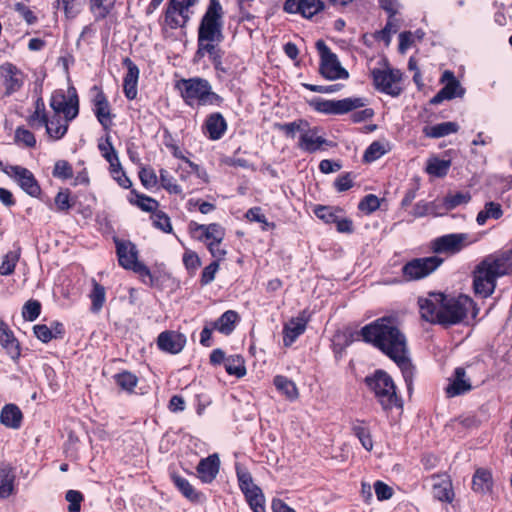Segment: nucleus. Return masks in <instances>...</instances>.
<instances>
[{
    "label": "nucleus",
    "instance_id": "1",
    "mask_svg": "<svg viewBox=\"0 0 512 512\" xmlns=\"http://www.w3.org/2000/svg\"><path fill=\"white\" fill-rule=\"evenodd\" d=\"M360 335L363 341L378 348L398 365L410 390L414 367L407 355L406 337L397 327L395 318H378L362 327Z\"/></svg>",
    "mask_w": 512,
    "mask_h": 512
},
{
    "label": "nucleus",
    "instance_id": "2",
    "mask_svg": "<svg viewBox=\"0 0 512 512\" xmlns=\"http://www.w3.org/2000/svg\"><path fill=\"white\" fill-rule=\"evenodd\" d=\"M418 303L424 320L445 327L463 323L474 309L473 300L466 295L449 297L443 293L432 292L427 298H420Z\"/></svg>",
    "mask_w": 512,
    "mask_h": 512
},
{
    "label": "nucleus",
    "instance_id": "3",
    "mask_svg": "<svg viewBox=\"0 0 512 512\" xmlns=\"http://www.w3.org/2000/svg\"><path fill=\"white\" fill-rule=\"evenodd\" d=\"M512 273V249L485 257L473 272V287L476 294L490 296L496 287L497 278Z\"/></svg>",
    "mask_w": 512,
    "mask_h": 512
},
{
    "label": "nucleus",
    "instance_id": "4",
    "mask_svg": "<svg viewBox=\"0 0 512 512\" xmlns=\"http://www.w3.org/2000/svg\"><path fill=\"white\" fill-rule=\"evenodd\" d=\"M176 88L180 91L184 102L193 107L199 106H220L223 98L212 91L208 80L203 78L181 79L177 82Z\"/></svg>",
    "mask_w": 512,
    "mask_h": 512
},
{
    "label": "nucleus",
    "instance_id": "5",
    "mask_svg": "<svg viewBox=\"0 0 512 512\" xmlns=\"http://www.w3.org/2000/svg\"><path fill=\"white\" fill-rule=\"evenodd\" d=\"M365 383L374 392L382 409L402 408V400L396 393V386L391 376L383 370H377L372 376L365 378Z\"/></svg>",
    "mask_w": 512,
    "mask_h": 512
},
{
    "label": "nucleus",
    "instance_id": "6",
    "mask_svg": "<svg viewBox=\"0 0 512 512\" xmlns=\"http://www.w3.org/2000/svg\"><path fill=\"white\" fill-rule=\"evenodd\" d=\"M223 8L218 0H210V3L200 21L197 39L223 40Z\"/></svg>",
    "mask_w": 512,
    "mask_h": 512
},
{
    "label": "nucleus",
    "instance_id": "7",
    "mask_svg": "<svg viewBox=\"0 0 512 512\" xmlns=\"http://www.w3.org/2000/svg\"><path fill=\"white\" fill-rule=\"evenodd\" d=\"M316 48L320 55L319 72L325 79L333 81L349 77L348 71L341 66L337 55L330 50L323 40L319 39L316 42Z\"/></svg>",
    "mask_w": 512,
    "mask_h": 512
},
{
    "label": "nucleus",
    "instance_id": "8",
    "mask_svg": "<svg viewBox=\"0 0 512 512\" xmlns=\"http://www.w3.org/2000/svg\"><path fill=\"white\" fill-rule=\"evenodd\" d=\"M116 250L120 266L138 273L141 277H152L149 268L138 261V250L132 242L116 241Z\"/></svg>",
    "mask_w": 512,
    "mask_h": 512
},
{
    "label": "nucleus",
    "instance_id": "9",
    "mask_svg": "<svg viewBox=\"0 0 512 512\" xmlns=\"http://www.w3.org/2000/svg\"><path fill=\"white\" fill-rule=\"evenodd\" d=\"M443 262L438 256L415 258L402 267L403 277L407 281L422 279L434 272Z\"/></svg>",
    "mask_w": 512,
    "mask_h": 512
},
{
    "label": "nucleus",
    "instance_id": "10",
    "mask_svg": "<svg viewBox=\"0 0 512 512\" xmlns=\"http://www.w3.org/2000/svg\"><path fill=\"white\" fill-rule=\"evenodd\" d=\"M311 105L320 113L327 115H343L365 106V100L360 97L345 98L341 100H314Z\"/></svg>",
    "mask_w": 512,
    "mask_h": 512
},
{
    "label": "nucleus",
    "instance_id": "11",
    "mask_svg": "<svg viewBox=\"0 0 512 512\" xmlns=\"http://www.w3.org/2000/svg\"><path fill=\"white\" fill-rule=\"evenodd\" d=\"M0 169L3 173L13 178L23 191L31 197H38L41 188L33 173L25 167L18 165H4L0 161Z\"/></svg>",
    "mask_w": 512,
    "mask_h": 512
},
{
    "label": "nucleus",
    "instance_id": "12",
    "mask_svg": "<svg viewBox=\"0 0 512 512\" xmlns=\"http://www.w3.org/2000/svg\"><path fill=\"white\" fill-rule=\"evenodd\" d=\"M198 0H170L165 13V23L171 29L184 27L190 20L189 8Z\"/></svg>",
    "mask_w": 512,
    "mask_h": 512
},
{
    "label": "nucleus",
    "instance_id": "13",
    "mask_svg": "<svg viewBox=\"0 0 512 512\" xmlns=\"http://www.w3.org/2000/svg\"><path fill=\"white\" fill-rule=\"evenodd\" d=\"M372 78L377 90L393 97L400 95L402 89L399 86V82L402 74L399 70L373 69Z\"/></svg>",
    "mask_w": 512,
    "mask_h": 512
},
{
    "label": "nucleus",
    "instance_id": "14",
    "mask_svg": "<svg viewBox=\"0 0 512 512\" xmlns=\"http://www.w3.org/2000/svg\"><path fill=\"white\" fill-rule=\"evenodd\" d=\"M50 107L53 109L54 115L62 113L67 120H73L79 114L78 96L74 93L67 98L64 92L56 91L51 96Z\"/></svg>",
    "mask_w": 512,
    "mask_h": 512
},
{
    "label": "nucleus",
    "instance_id": "15",
    "mask_svg": "<svg viewBox=\"0 0 512 512\" xmlns=\"http://www.w3.org/2000/svg\"><path fill=\"white\" fill-rule=\"evenodd\" d=\"M472 243L468 235L464 233H453L438 237L432 241V250L435 253L456 254L465 246Z\"/></svg>",
    "mask_w": 512,
    "mask_h": 512
},
{
    "label": "nucleus",
    "instance_id": "16",
    "mask_svg": "<svg viewBox=\"0 0 512 512\" xmlns=\"http://www.w3.org/2000/svg\"><path fill=\"white\" fill-rule=\"evenodd\" d=\"M441 82H444L445 86L434 97L431 98V104L438 105L443 100H451L456 97H462L464 95L465 89L461 86L460 82L456 79L452 71H444L441 77Z\"/></svg>",
    "mask_w": 512,
    "mask_h": 512
},
{
    "label": "nucleus",
    "instance_id": "17",
    "mask_svg": "<svg viewBox=\"0 0 512 512\" xmlns=\"http://www.w3.org/2000/svg\"><path fill=\"white\" fill-rule=\"evenodd\" d=\"M0 77L5 86V94L8 96L19 91L24 83L23 72L10 62H5L0 66Z\"/></svg>",
    "mask_w": 512,
    "mask_h": 512
},
{
    "label": "nucleus",
    "instance_id": "18",
    "mask_svg": "<svg viewBox=\"0 0 512 512\" xmlns=\"http://www.w3.org/2000/svg\"><path fill=\"white\" fill-rule=\"evenodd\" d=\"M324 9L321 0H286L284 11L291 14L299 13L305 18H312Z\"/></svg>",
    "mask_w": 512,
    "mask_h": 512
},
{
    "label": "nucleus",
    "instance_id": "19",
    "mask_svg": "<svg viewBox=\"0 0 512 512\" xmlns=\"http://www.w3.org/2000/svg\"><path fill=\"white\" fill-rule=\"evenodd\" d=\"M185 344V335L176 331L161 332L157 338L159 349L170 354L180 353L185 347Z\"/></svg>",
    "mask_w": 512,
    "mask_h": 512
},
{
    "label": "nucleus",
    "instance_id": "20",
    "mask_svg": "<svg viewBox=\"0 0 512 512\" xmlns=\"http://www.w3.org/2000/svg\"><path fill=\"white\" fill-rule=\"evenodd\" d=\"M303 311L299 316L290 319L283 327V344L285 347L291 346L296 339L302 335L307 326L308 318Z\"/></svg>",
    "mask_w": 512,
    "mask_h": 512
},
{
    "label": "nucleus",
    "instance_id": "21",
    "mask_svg": "<svg viewBox=\"0 0 512 512\" xmlns=\"http://www.w3.org/2000/svg\"><path fill=\"white\" fill-rule=\"evenodd\" d=\"M93 89L97 90V94L93 99L95 116L102 127L105 130H109L112 124L110 104L102 90L98 89L97 86H94Z\"/></svg>",
    "mask_w": 512,
    "mask_h": 512
},
{
    "label": "nucleus",
    "instance_id": "22",
    "mask_svg": "<svg viewBox=\"0 0 512 512\" xmlns=\"http://www.w3.org/2000/svg\"><path fill=\"white\" fill-rule=\"evenodd\" d=\"M122 64L127 68V73L123 81L124 94L127 99L133 100L137 96L139 68L129 57H125Z\"/></svg>",
    "mask_w": 512,
    "mask_h": 512
},
{
    "label": "nucleus",
    "instance_id": "23",
    "mask_svg": "<svg viewBox=\"0 0 512 512\" xmlns=\"http://www.w3.org/2000/svg\"><path fill=\"white\" fill-rule=\"evenodd\" d=\"M433 496L442 502L451 503L454 499L452 483L447 475L432 476Z\"/></svg>",
    "mask_w": 512,
    "mask_h": 512
},
{
    "label": "nucleus",
    "instance_id": "24",
    "mask_svg": "<svg viewBox=\"0 0 512 512\" xmlns=\"http://www.w3.org/2000/svg\"><path fill=\"white\" fill-rule=\"evenodd\" d=\"M220 468V460L217 454L209 455L201 459L197 465L199 478L205 483H211L217 476Z\"/></svg>",
    "mask_w": 512,
    "mask_h": 512
},
{
    "label": "nucleus",
    "instance_id": "25",
    "mask_svg": "<svg viewBox=\"0 0 512 512\" xmlns=\"http://www.w3.org/2000/svg\"><path fill=\"white\" fill-rule=\"evenodd\" d=\"M326 143L327 140L325 138L317 135V128L310 129L308 127L300 135L298 147L304 152L315 153Z\"/></svg>",
    "mask_w": 512,
    "mask_h": 512
},
{
    "label": "nucleus",
    "instance_id": "26",
    "mask_svg": "<svg viewBox=\"0 0 512 512\" xmlns=\"http://www.w3.org/2000/svg\"><path fill=\"white\" fill-rule=\"evenodd\" d=\"M0 344L9 356L16 360L20 357V345L9 326L0 319Z\"/></svg>",
    "mask_w": 512,
    "mask_h": 512
},
{
    "label": "nucleus",
    "instance_id": "27",
    "mask_svg": "<svg viewBox=\"0 0 512 512\" xmlns=\"http://www.w3.org/2000/svg\"><path fill=\"white\" fill-rule=\"evenodd\" d=\"M223 40H202L197 39V50L195 53V59H202L205 55H208L211 62H218V58H222L223 51L220 48V43Z\"/></svg>",
    "mask_w": 512,
    "mask_h": 512
},
{
    "label": "nucleus",
    "instance_id": "28",
    "mask_svg": "<svg viewBox=\"0 0 512 512\" xmlns=\"http://www.w3.org/2000/svg\"><path fill=\"white\" fill-rule=\"evenodd\" d=\"M71 120L62 118L60 115H53L46 123L44 118L42 123L46 129V133L50 140L57 141L62 139L68 131L69 123Z\"/></svg>",
    "mask_w": 512,
    "mask_h": 512
},
{
    "label": "nucleus",
    "instance_id": "29",
    "mask_svg": "<svg viewBox=\"0 0 512 512\" xmlns=\"http://www.w3.org/2000/svg\"><path fill=\"white\" fill-rule=\"evenodd\" d=\"M465 369L457 367L453 374L451 383L446 387V394L448 397H455L464 394L471 390L469 380L465 379Z\"/></svg>",
    "mask_w": 512,
    "mask_h": 512
},
{
    "label": "nucleus",
    "instance_id": "30",
    "mask_svg": "<svg viewBox=\"0 0 512 512\" xmlns=\"http://www.w3.org/2000/svg\"><path fill=\"white\" fill-rule=\"evenodd\" d=\"M204 128L211 140H218L226 132L227 122L221 113L215 112L207 117Z\"/></svg>",
    "mask_w": 512,
    "mask_h": 512
},
{
    "label": "nucleus",
    "instance_id": "31",
    "mask_svg": "<svg viewBox=\"0 0 512 512\" xmlns=\"http://www.w3.org/2000/svg\"><path fill=\"white\" fill-rule=\"evenodd\" d=\"M15 474L9 464L0 461V499L14 493Z\"/></svg>",
    "mask_w": 512,
    "mask_h": 512
},
{
    "label": "nucleus",
    "instance_id": "32",
    "mask_svg": "<svg viewBox=\"0 0 512 512\" xmlns=\"http://www.w3.org/2000/svg\"><path fill=\"white\" fill-rule=\"evenodd\" d=\"M238 321V313L234 310H227L212 323V328L224 335H230L234 331Z\"/></svg>",
    "mask_w": 512,
    "mask_h": 512
},
{
    "label": "nucleus",
    "instance_id": "33",
    "mask_svg": "<svg viewBox=\"0 0 512 512\" xmlns=\"http://www.w3.org/2000/svg\"><path fill=\"white\" fill-rule=\"evenodd\" d=\"M22 412L15 404H6L0 414V422L6 427L17 429L21 426Z\"/></svg>",
    "mask_w": 512,
    "mask_h": 512
},
{
    "label": "nucleus",
    "instance_id": "34",
    "mask_svg": "<svg viewBox=\"0 0 512 512\" xmlns=\"http://www.w3.org/2000/svg\"><path fill=\"white\" fill-rule=\"evenodd\" d=\"M459 130V125L456 122H442L433 126H425L423 133L429 138H441Z\"/></svg>",
    "mask_w": 512,
    "mask_h": 512
},
{
    "label": "nucleus",
    "instance_id": "35",
    "mask_svg": "<svg viewBox=\"0 0 512 512\" xmlns=\"http://www.w3.org/2000/svg\"><path fill=\"white\" fill-rule=\"evenodd\" d=\"M492 485V475L488 470H476L472 480V488L475 492L481 494L489 493L492 489Z\"/></svg>",
    "mask_w": 512,
    "mask_h": 512
},
{
    "label": "nucleus",
    "instance_id": "36",
    "mask_svg": "<svg viewBox=\"0 0 512 512\" xmlns=\"http://www.w3.org/2000/svg\"><path fill=\"white\" fill-rule=\"evenodd\" d=\"M352 433L359 439L363 448L367 451L373 449V440L369 428L362 420H354L351 426Z\"/></svg>",
    "mask_w": 512,
    "mask_h": 512
},
{
    "label": "nucleus",
    "instance_id": "37",
    "mask_svg": "<svg viewBox=\"0 0 512 512\" xmlns=\"http://www.w3.org/2000/svg\"><path fill=\"white\" fill-rule=\"evenodd\" d=\"M171 479L184 497L194 502L200 500L201 494L194 489L187 479L176 473L171 474Z\"/></svg>",
    "mask_w": 512,
    "mask_h": 512
},
{
    "label": "nucleus",
    "instance_id": "38",
    "mask_svg": "<svg viewBox=\"0 0 512 512\" xmlns=\"http://www.w3.org/2000/svg\"><path fill=\"white\" fill-rule=\"evenodd\" d=\"M309 127V123L306 120L299 119L289 123H280L276 122L273 124V128L275 130H279L285 134L288 138H294L297 132H300V135L304 132L306 128Z\"/></svg>",
    "mask_w": 512,
    "mask_h": 512
},
{
    "label": "nucleus",
    "instance_id": "39",
    "mask_svg": "<svg viewBox=\"0 0 512 512\" xmlns=\"http://www.w3.org/2000/svg\"><path fill=\"white\" fill-rule=\"evenodd\" d=\"M93 289L89 294V298L91 300V311L93 313H98L106 300V290L104 286L99 284L95 279H92Z\"/></svg>",
    "mask_w": 512,
    "mask_h": 512
},
{
    "label": "nucleus",
    "instance_id": "40",
    "mask_svg": "<svg viewBox=\"0 0 512 512\" xmlns=\"http://www.w3.org/2000/svg\"><path fill=\"white\" fill-rule=\"evenodd\" d=\"M225 370L229 375L241 378L246 374L245 361L241 355H231L225 360Z\"/></svg>",
    "mask_w": 512,
    "mask_h": 512
},
{
    "label": "nucleus",
    "instance_id": "41",
    "mask_svg": "<svg viewBox=\"0 0 512 512\" xmlns=\"http://www.w3.org/2000/svg\"><path fill=\"white\" fill-rule=\"evenodd\" d=\"M275 387L282 392L289 400L298 398V389L295 383L285 376L277 375L274 378Z\"/></svg>",
    "mask_w": 512,
    "mask_h": 512
},
{
    "label": "nucleus",
    "instance_id": "42",
    "mask_svg": "<svg viewBox=\"0 0 512 512\" xmlns=\"http://www.w3.org/2000/svg\"><path fill=\"white\" fill-rule=\"evenodd\" d=\"M450 166V160H442L434 157L428 160L426 172L436 177H444L447 175Z\"/></svg>",
    "mask_w": 512,
    "mask_h": 512
},
{
    "label": "nucleus",
    "instance_id": "43",
    "mask_svg": "<svg viewBox=\"0 0 512 512\" xmlns=\"http://www.w3.org/2000/svg\"><path fill=\"white\" fill-rule=\"evenodd\" d=\"M55 7L57 9L61 8L68 20L76 18L82 10V4L79 0H55Z\"/></svg>",
    "mask_w": 512,
    "mask_h": 512
},
{
    "label": "nucleus",
    "instance_id": "44",
    "mask_svg": "<svg viewBox=\"0 0 512 512\" xmlns=\"http://www.w3.org/2000/svg\"><path fill=\"white\" fill-rule=\"evenodd\" d=\"M113 8V2L108 0H90V11L96 21L105 19Z\"/></svg>",
    "mask_w": 512,
    "mask_h": 512
},
{
    "label": "nucleus",
    "instance_id": "45",
    "mask_svg": "<svg viewBox=\"0 0 512 512\" xmlns=\"http://www.w3.org/2000/svg\"><path fill=\"white\" fill-rule=\"evenodd\" d=\"M114 380L122 390L129 393L133 392L138 383L137 376L129 371H123L114 375Z\"/></svg>",
    "mask_w": 512,
    "mask_h": 512
},
{
    "label": "nucleus",
    "instance_id": "46",
    "mask_svg": "<svg viewBox=\"0 0 512 512\" xmlns=\"http://www.w3.org/2000/svg\"><path fill=\"white\" fill-rule=\"evenodd\" d=\"M244 495L253 512H265V499L259 487L253 488L251 493L246 492Z\"/></svg>",
    "mask_w": 512,
    "mask_h": 512
},
{
    "label": "nucleus",
    "instance_id": "47",
    "mask_svg": "<svg viewBox=\"0 0 512 512\" xmlns=\"http://www.w3.org/2000/svg\"><path fill=\"white\" fill-rule=\"evenodd\" d=\"M109 165H110L109 170H110V173H111L113 179L115 181H117V183L121 187H123L125 189L130 188L132 185V182L127 177L126 173L124 172V170L121 166V163L119 161V158H117V160H113L112 163H109Z\"/></svg>",
    "mask_w": 512,
    "mask_h": 512
},
{
    "label": "nucleus",
    "instance_id": "48",
    "mask_svg": "<svg viewBox=\"0 0 512 512\" xmlns=\"http://www.w3.org/2000/svg\"><path fill=\"white\" fill-rule=\"evenodd\" d=\"M206 229L205 239H211L212 241L208 244L209 251H213V246H218L224 239V229L217 223L208 225Z\"/></svg>",
    "mask_w": 512,
    "mask_h": 512
},
{
    "label": "nucleus",
    "instance_id": "49",
    "mask_svg": "<svg viewBox=\"0 0 512 512\" xmlns=\"http://www.w3.org/2000/svg\"><path fill=\"white\" fill-rule=\"evenodd\" d=\"M471 200V195L468 192H457L453 195H447L443 201L442 206L445 211H450L455 209L457 206L461 204H466Z\"/></svg>",
    "mask_w": 512,
    "mask_h": 512
},
{
    "label": "nucleus",
    "instance_id": "50",
    "mask_svg": "<svg viewBox=\"0 0 512 512\" xmlns=\"http://www.w3.org/2000/svg\"><path fill=\"white\" fill-rule=\"evenodd\" d=\"M14 140L16 144L23 145L27 148H33L36 145V138L34 134L24 127H18L16 129Z\"/></svg>",
    "mask_w": 512,
    "mask_h": 512
},
{
    "label": "nucleus",
    "instance_id": "51",
    "mask_svg": "<svg viewBox=\"0 0 512 512\" xmlns=\"http://www.w3.org/2000/svg\"><path fill=\"white\" fill-rule=\"evenodd\" d=\"M19 252L17 251H9L2 260L0 265V275L7 276L11 275L16 267V264L19 260Z\"/></svg>",
    "mask_w": 512,
    "mask_h": 512
},
{
    "label": "nucleus",
    "instance_id": "52",
    "mask_svg": "<svg viewBox=\"0 0 512 512\" xmlns=\"http://www.w3.org/2000/svg\"><path fill=\"white\" fill-rule=\"evenodd\" d=\"M52 175L59 179H70L73 177V169L71 164L66 160H58L54 164Z\"/></svg>",
    "mask_w": 512,
    "mask_h": 512
},
{
    "label": "nucleus",
    "instance_id": "53",
    "mask_svg": "<svg viewBox=\"0 0 512 512\" xmlns=\"http://www.w3.org/2000/svg\"><path fill=\"white\" fill-rule=\"evenodd\" d=\"M237 478L239 482V487L243 493L250 492L253 488H257L258 486L253 483V479L251 474L246 470L240 467H236Z\"/></svg>",
    "mask_w": 512,
    "mask_h": 512
},
{
    "label": "nucleus",
    "instance_id": "54",
    "mask_svg": "<svg viewBox=\"0 0 512 512\" xmlns=\"http://www.w3.org/2000/svg\"><path fill=\"white\" fill-rule=\"evenodd\" d=\"M41 312V304L37 300H28L22 309V316L27 321H34L38 318Z\"/></svg>",
    "mask_w": 512,
    "mask_h": 512
},
{
    "label": "nucleus",
    "instance_id": "55",
    "mask_svg": "<svg viewBox=\"0 0 512 512\" xmlns=\"http://www.w3.org/2000/svg\"><path fill=\"white\" fill-rule=\"evenodd\" d=\"M433 207H434L433 203H429L426 201H419L415 204L411 214L416 218L424 217L427 215L441 216L442 212L434 211Z\"/></svg>",
    "mask_w": 512,
    "mask_h": 512
},
{
    "label": "nucleus",
    "instance_id": "56",
    "mask_svg": "<svg viewBox=\"0 0 512 512\" xmlns=\"http://www.w3.org/2000/svg\"><path fill=\"white\" fill-rule=\"evenodd\" d=\"M153 225L165 233L172 232V225L169 216L163 211H155L152 214Z\"/></svg>",
    "mask_w": 512,
    "mask_h": 512
},
{
    "label": "nucleus",
    "instance_id": "57",
    "mask_svg": "<svg viewBox=\"0 0 512 512\" xmlns=\"http://www.w3.org/2000/svg\"><path fill=\"white\" fill-rule=\"evenodd\" d=\"M159 174H160V181H161V185L162 187L168 191L170 194H181L182 193V189L179 185L175 184L173 182V177L168 173L167 170L165 169H161L159 171Z\"/></svg>",
    "mask_w": 512,
    "mask_h": 512
},
{
    "label": "nucleus",
    "instance_id": "58",
    "mask_svg": "<svg viewBox=\"0 0 512 512\" xmlns=\"http://www.w3.org/2000/svg\"><path fill=\"white\" fill-rule=\"evenodd\" d=\"M385 152L384 146L380 142L374 141L366 149L363 160L367 163L373 162L384 155Z\"/></svg>",
    "mask_w": 512,
    "mask_h": 512
},
{
    "label": "nucleus",
    "instance_id": "59",
    "mask_svg": "<svg viewBox=\"0 0 512 512\" xmlns=\"http://www.w3.org/2000/svg\"><path fill=\"white\" fill-rule=\"evenodd\" d=\"M98 149L108 163L117 160L118 154L111 142L110 136H107L104 142H99Z\"/></svg>",
    "mask_w": 512,
    "mask_h": 512
},
{
    "label": "nucleus",
    "instance_id": "60",
    "mask_svg": "<svg viewBox=\"0 0 512 512\" xmlns=\"http://www.w3.org/2000/svg\"><path fill=\"white\" fill-rule=\"evenodd\" d=\"M379 207V198L374 194L366 195L358 204V209L368 214L376 211Z\"/></svg>",
    "mask_w": 512,
    "mask_h": 512
},
{
    "label": "nucleus",
    "instance_id": "61",
    "mask_svg": "<svg viewBox=\"0 0 512 512\" xmlns=\"http://www.w3.org/2000/svg\"><path fill=\"white\" fill-rule=\"evenodd\" d=\"M65 499L69 502L68 512H79L81 508V502L83 501V495L77 490H68L65 495Z\"/></svg>",
    "mask_w": 512,
    "mask_h": 512
},
{
    "label": "nucleus",
    "instance_id": "62",
    "mask_svg": "<svg viewBox=\"0 0 512 512\" xmlns=\"http://www.w3.org/2000/svg\"><path fill=\"white\" fill-rule=\"evenodd\" d=\"M136 196L135 204L145 212H154L159 206L158 201L149 196L143 194H137Z\"/></svg>",
    "mask_w": 512,
    "mask_h": 512
},
{
    "label": "nucleus",
    "instance_id": "63",
    "mask_svg": "<svg viewBox=\"0 0 512 512\" xmlns=\"http://www.w3.org/2000/svg\"><path fill=\"white\" fill-rule=\"evenodd\" d=\"M219 269V262L215 260L211 262L208 266H206L201 274V285L205 286L210 284L215 279V274Z\"/></svg>",
    "mask_w": 512,
    "mask_h": 512
},
{
    "label": "nucleus",
    "instance_id": "64",
    "mask_svg": "<svg viewBox=\"0 0 512 512\" xmlns=\"http://www.w3.org/2000/svg\"><path fill=\"white\" fill-rule=\"evenodd\" d=\"M314 214L326 223L335 222L337 217L332 207L322 205L315 207Z\"/></svg>",
    "mask_w": 512,
    "mask_h": 512
}]
</instances>
